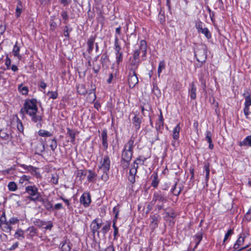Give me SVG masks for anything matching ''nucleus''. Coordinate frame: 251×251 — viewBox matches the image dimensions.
Here are the masks:
<instances>
[{"instance_id":"f257e3e1","label":"nucleus","mask_w":251,"mask_h":251,"mask_svg":"<svg viewBox=\"0 0 251 251\" xmlns=\"http://www.w3.org/2000/svg\"><path fill=\"white\" fill-rule=\"evenodd\" d=\"M37 111L36 100L32 99L25 101L24 106L21 109L20 112L23 114L26 113L29 115L33 122L40 123L42 120V118L40 116L36 115Z\"/></svg>"},{"instance_id":"f03ea898","label":"nucleus","mask_w":251,"mask_h":251,"mask_svg":"<svg viewBox=\"0 0 251 251\" xmlns=\"http://www.w3.org/2000/svg\"><path fill=\"white\" fill-rule=\"evenodd\" d=\"M25 192L28 194V199L33 201H43L42 196L38 191V188L35 186H28L25 187Z\"/></svg>"},{"instance_id":"7ed1b4c3","label":"nucleus","mask_w":251,"mask_h":251,"mask_svg":"<svg viewBox=\"0 0 251 251\" xmlns=\"http://www.w3.org/2000/svg\"><path fill=\"white\" fill-rule=\"evenodd\" d=\"M110 158L108 156H104L100 162L101 165L99 167V169L103 172L101 179L104 181H106L108 179V171L110 169Z\"/></svg>"},{"instance_id":"20e7f679","label":"nucleus","mask_w":251,"mask_h":251,"mask_svg":"<svg viewBox=\"0 0 251 251\" xmlns=\"http://www.w3.org/2000/svg\"><path fill=\"white\" fill-rule=\"evenodd\" d=\"M141 52L143 53V57H145L147 53V43L144 40L140 41V50H137L134 51L133 58L139 59V56Z\"/></svg>"},{"instance_id":"39448f33","label":"nucleus","mask_w":251,"mask_h":251,"mask_svg":"<svg viewBox=\"0 0 251 251\" xmlns=\"http://www.w3.org/2000/svg\"><path fill=\"white\" fill-rule=\"evenodd\" d=\"M141 52L143 53V57H145L147 53V43L144 40L140 41V50H137L134 51L133 58L139 59V56Z\"/></svg>"},{"instance_id":"423d86ee","label":"nucleus","mask_w":251,"mask_h":251,"mask_svg":"<svg viewBox=\"0 0 251 251\" xmlns=\"http://www.w3.org/2000/svg\"><path fill=\"white\" fill-rule=\"evenodd\" d=\"M195 56L198 62H204L206 58V51L203 48L198 49L195 53Z\"/></svg>"},{"instance_id":"0eeeda50","label":"nucleus","mask_w":251,"mask_h":251,"mask_svg":"<svg viewBox=\"0 0 251 251\" xmlns=\"http://www.w3.org/2000/svg\"><path fill=\"white\" fill-rule=\"evenodd\" d=\"M157 201L161 202H166L167 201V197L164 194L161 192L155 193L153 196L152 202L155 203Z\"/></svg>"},{"instance_id":"6e6552de","label":"nucleus","mask_w":251,"mask_h":251,"mask_svg":"<svg viewBox=\"0 0 251 251\" xmlns=\"http://www.w3.org/2000/svg\"><path fill=\"white\" fill-rule=\"evenodd\" d=\"M138 82V79L135 72H130L128 76V84L130 88H133Z\"/></svg>"},{"instance_id":"1a4fd4ad","label":"nucleus","mask_w":251,"mask_h":251,"mask_svg":"<svg viewBox=\"0 0 251 251\" xmlns=\"http://www.w3.org/2000/svg\"><path fill=\"white\" fill-rule=\"evenodd\" d=\"M137 165L135 166L132 165L131 168L130 169L128 179L132 183H134L135 181V176L137 173Z\"/></svg>"},{"instance_id":"9d476101","label":"nucleus","mask_w":251,"mask_h":251,"mask_svg":"<svg viewBox=\"0 0 251 251\" xmlns=\"http://www.w3.org/2000/svg\"><path fill=\"white\" fill-rule=\"evenodd\" d=\"M80 203L85 207H88L91 203L90 195L89 193H83L80 198Z\"/></svg>"},{"instance_id":"9b49d317","label":"nucleus","mask_w":251,"mask_h":251,"mask_svg":"<svg viewBox=\"0 0 251 251\" xmlns=\"http://www.w3.org/2000/svg\"><path fill=\"white\" fill-rule=\"evenodd\" d=\"M101 226V223L99 222V220L95 219L92 222L90 228L92 232L94 234L97 233L98 234H99V229L100 228Z\"/></svg>"},{"instance_id":"f8f14e48","label":"nucleus","mask_w":251,"mask_h":251,"mask_svg":"<svg viewBox=\"0 0 251 251\" xmlns=\"http://www.w3.org/2000/svg\"><path fill=\"white\" fill-rule=\"evenodd\" d=\"M135 140V137L132 136L128 140L127 142L125 145L124 147V150L128 151L133 153V149L135 146L134 142Z\"/></svg>"},{"instance_id":"ddd939ff","label":"nucleus","mask_w":251,"mask_h":251,"mask_svg":"<svg viewBox=\"0 0 251 251\" xmlns=\"http://www.w3.org/2000/svg\"><path fill=\"white\" fill-rule=\"evenodd\" d=\"M248 234H246L245 233H242L240 234V237L238 238L236 242L234 245V249H237L239 248V247L242 245L244 243L245 239L246 238Z\"/></svg>"},{"instance_id":"4468645a","label":"nucleus","mask_w":251,"mask_h":251,"mask_svg":"<svg viewBox=\"0 0 251 251\" xmlns=\"http://www.w3.org/2000/svg\"><path fill=\"white\" fill-rule=\"evenodd\" d=\"M76 133V131L67 128L66 135L70 138V142L73 144H75Z\"/></svg>"},{"instance_id":"2eb2a0df","label":"nucleus","mask_w":251,"mask_h":251,"mask_svg":"<svg viewBox=\"0 0 251 251\" xmlns=\"http://www.w3.org/2000/svg\"><path fill=\"white\" fill-rule=\"evenodd\" d=\"M133 153L123 149L122 153V159L125 161H130L132 158Z\"/></svg>"},{"instance_id":"dca6fc26","label":"nucleus","mask_w":251,"mask_h":251,"mask_svg":"<svg viewBox=\"0 0 251 251\" xmlns=\"http://www.w3.org/2000/svg\"><path fill=\"white\" fill-rule=\"evenodd\" d=\"M101 138L102 140V146H103L104 150H106L108 148V143L107 131L106 130H103L102 131Z\"/></svg>"},{"instance_id":"f3484780","label":"nucleus","mask_w":251,"mask_h":251,"mask_svg":"<svg viewBox=\"0 0 251 251\" xmlns=\"http://www.w3.org/2000/svg\"><path fill=\"white\" fill-rule=\"evenodd\" d=\"M180 130V124L178 123L173 130V138L174 140H178Z\"/></svg>"},{"instance_id":"a211bd4d","label":"nucleus","mask_w":251,"mask_h":251,"mask_svg":"<svg viewBox=\"0 0 251 251\" xmlns=\"http://www.w3.org/2000/svg\"><path fill=\"white\" fill-rule=\"evenodd\" d=\"M139 63V59L133 58L130 62L129 66V70L131 71V72H135V70L137 69Z\"/></svg>"},{"instance_id":"6ab92c4d","label":"nucleus","mask_w":251,"mask_h":251,"mask_svg":"<svg viewBox=\"0 0 251 251\" xmlns=\"http://www.w3.org/2000/svg\"><path fill=\"white\" fill-rule=\"evenodd\" d=\"M0 228L3 231L8 233H10L11 230H12V227L8 223V222L0 224Z\"/></svg>"},{"instance_id":"aec40b11","label":"nucleus","mask_w":251,"mask_h":251,"mask_svg":"<svg viewBox=\"0 0 251 251\" xmlns=\"http://www.w3.org/2000/svg\"><path fill=\"white\" fill-rule=\"evenodd\" d=\"M240 146H250L251 147V135L248 136L243 141L240 142Z\"/></svg>"},{"instance_id":"412c9836","label":"nucleus","mask_w":251,"mask_h":251,"mask_svg":"<svg viewBox=\"0 0 251 251\" xmlns=\"http://www.w3.org/2000/svg\"><path fill=\"white\" fill-rule=\"evenodd\" d=\"M60 246L62 251H70L71 250L70 243L66 240L60 243Z\"/></svg>"},{"instance_id":"4be33fe9","label":"nucleus","mask_w":251,"mask_h":251,"mask_svg":"<svg viewBox=\"0 0 251 251\" xmlns=\"http://www.w3.org/2000/svg\"><path fill=\"white\" fill-rule=\"evenodd\" d=\"M142 118L135 116L133 119V123L136 129H139L140 127Z\"/></svg>"},{"instance_id":"5701e85b","label":"nucleus","mask_w":251,"mask_h":251,"mask_svg":"<svg viewBox=\"0 0 251 251\" xmlns=\"http://www.w3.org/2000/svg\"><path fill=\"white\" fill-rule=\"evenodd\" d=\"M20 50V48L19 46H17V43H16L13 47L12 53L15 56L17 57L19 59H21V56L19 53Z\"/></svg>"},{"instance_id":"b1692460","label":"nucleus","mask_w":251,"mask_h":251,"mask_svg":"<svg viewBox=\"0 0 251 251\" xmlns=\"http://www.w3.org/2000/svg\"><path fill=\"white\" fill-rule=\"evenodd\" d=\"M196 87L194 83L191 85V88L189 90V94L191 99L194 100L196 98Z\"/></svg>"},{"instance_id":"393cba45","label":"nucleus","mask_w":251,"mask_h":251,"mask_svg":"<svg viewBox=\"0 0 251 251\" xmlns=\"http://www.w3.org/2000/svg\"><path fill=\"white\" fill-rule=\"evenodd\" d=\"M114 46H115V50L116 53H119V52H121V47L120 43L119 42L118 38L117 36L115 37V41H114Z\"/></svg>"},{"instance_id":"a878e982","label":"nucleus","mask_w":251,"mask_h":251,"mask_svg":"<svg viewBox=\"0 0 251 251\" xmlns=\"http://www.w3.org/2000/svg\"><path fill=\"white\" fill-rule=\"evenodd\" d=\"M158 219L156 216L153 215L151 217L150 226L152 229H154L157 226Z\"/></svg>"},{"instance_id":"bb28decb","label":"nucleus","mask_w":251,"mask_h":251,"mask_svg":"<svg viewBox=\"0 0 251 251\" xmlns=\"http://www.w3.org/2000/svg\"><path fill=\"white\" fill-rule=\"evenodd\" d=\"M14 236L19 240H23L25 237L24 236V231L21 229H18L15 233Z\"/></svg>"},{"instance_id":"cd10ccee","label":"nucleus","mask_w":251,"mask_h":251,"mask_svg":"<svg viewBox=\"0 0 251 251\" xmlns=\"http://www.w3.org/2000/svg\"><path fill=\"white\" fill-rule=\"evenodd\" d=\"M59 176L57 173L51 174L50 182L54 184H57L58 182Z\"/></svg>"},{"instance_id":"c85d7f7f","label":"nucleus","mask_w":251,"mask_h":251,"mask_svg":"<svg viewBox=\"0 0 251 251\" xmlns=\"http://www.w3.org/2000/svg\"><path fill=\"white\" fill-rule=\"evenodd\" d=\"M77 90L78 93L80 95H84L87 93L85 85L83 84L78 85L77 86Z\"/></svg>"},{"instance_id":"c756f323","label":"nucleus","mask_w":251,"mask_h":251,"mask_svg":"<svg viewBox=\"0 0 251 251\" xmlns=\"http://www.w3.org/2000/svg\"><path fill=\"white\" fill-rule=\"evenodd\" d=\"M18 90L23 95H27L28 92V88L26 86H23L22 84L19 85Z\"/></svg>"},{"instance_id":"7c9ffc66","label":"nucleus","mask_w":251,"mask_h":251,"mask_svg":"<svg viewBox=\"0 0 251 251\" xmlns=\"http://www.w3.org/2000/svg\"><path fill=\"white\" fill-rule=\"evenodd\" d=\"M26 231L29 232L28 236L30 237L34 236L37 233L36 228L33 226L29 227L26 229Z\"/></svg>"},{"instance_id":"2f4dec72","label":"nucleus","mask_w":251,"mask_h":251,"mask_svg":"<svg viewBox=\"0 0 251 251\" xmlns=\"http://www.w3.org/2000/svg\"><path fill=\"white\" fill-rule=\"evenodd\" d=\"M38 134L42 137H50L52 136V133L50 132L45 130H40L38 131Z\"/></svg>"},{"instance_id":"473e14b6","label":"nucleus","mask_w":251,"mask_h":251,"mask_svg":"<svg viewBox=\"0 0 251 251\" xmlns=\"http://www.w3.org/2000/svg\"><path fill=\"white\" fill-rule=\"evenodd\" d=\"M94 39L90 38L89 39L87 42V44L88 46V52L89 53H91L92 50L94 49Z\"/></svg>"},{"instance_id":"72a5a7b5","label":"nucleus","mask_w":251,"mask_h":251,"mask_svg":"<svg viewBox=\"0 0 251 251\" xmlns=\"http://www.w3.org/2000/svg\"><path fill=\"white\" fill-rule=\"evenodd\" d=\"M199 32H201L205 36V37L208 39L210 38L211 37V35L210 31L206 27H204L203 29H202V30L199 31Z\"/></svg>"},{"instance_id":"f704fd0d","label":"nucleus","mask_w":251,"mask_h":251,"mask_svg":"<svg viewBox=\"0 0 251 251\" xmlns=\"http://www.w3.org/2000/svg\"><path fill=\"white\" fill-rule=\"evenodd\" d=\"M89 175L87 176V179L88 181L91 182H94L95 177L96 176V175L95 173L93 172L91 170L88 171Z\"/></svg>"},{"instance_id":"c9c22d12","label":"nucleus","mask_w":251,"mask_h":251,"mask_svg":"<svg viewBox=\"0 0 251 251\" xmlns=\"http://www.w3.org/2000/svg\"><path fill=\"white\" fill-rule=\"evenodd\" d=\"M8 188L10 191H15L17 189V186L14 182L11 181L8 183Z\"/></svg>"},{"instance_id":"e433bc0d","label":"nucleus","mask_w":251,"mask_h":251,"mask_svg":"<svg viewBox=\"0 0 251 251\" xmlns=\"http://www.w3.org/2000/svg\"><path fill=\"white\" fill-rule=\"evenodd\" d=\"M209 165L208 163L205 164L204 165V168L205 171V179L206 181H208L209 177V173H210V170H209Z\"/></svg>"},{"instance_id":"4c0bfd02","label":"nucleus","mask_w":251,"mask_h":251,"mask_svg":"<svg viewBox=\"0 0 251 251\" xmlns=\"http://www.w3.org/2000/svg\"><path fill=\"white\" fill-rule=\"evenodd\" d=\"M86 175V172L83 170H78L77 173V177H79L80 179H83L84 178L85 176Z\"/></svg>"},{"instance_id":"58836bf2","label":"nucleus","mask_w":251,"mask_h":251,"mask_svg":"<svg viewBox=\"0 0 251 251\" xmlns=\"http://www.w3.org/2000/svg\"><path fill=\"white\" fill-rule=\"evenodd\" d=\"M0 138H1L2 139L7 140H8L9 138V134L6 133L4 131L0 130Z\"/></svg>"},{"instance_id":"ea45409f","label":"nucleus","mask_w":251,"mask_h":251,"mask_svg":"<svg viewBox=\"0 0 251 251\" xmlns=\"http://www.w3.org/2000/svg\"><path fill=\"white\" fill-rule=\"evenodd\" d=\"M50 148L52 151H54L57 148V142L55 139L50 140Z\"/></svg>"},{"instance_id":"a19ab883","label":"nucleus","mask_w":251,"mask_h":251,"mask_svg":"<svg viewBox=\"0 0 251 251\" xmlns=\"http://www.w3.org/2000/svg\"><path fill=\"white\" fill-rule=\"evenodd\" d=\"M165 63L163 61H161L159 63L158 68V71H157L158 75L159 76H160V73H161L162 70L165 69Z\"/></svg>"},{"instance_id":"79ce46f5","label":"nucleus","mask_w":251,"mask_h":251,"mask_svg":"<svg viewBox=\"0 0 251 251\" xmlns=\"http://www.w3.org/2000/svg\"><path fill=\"white\" fill-rule=\"evenodd\" d=\"M158 183L159 181L157 179V175H154L151 185L152 187L156 188L158 186Z\"/></svg>"},{"instance_id":"37998d69","label":"nucleus","mask_w":251,"mask_h":251,"mask_svg":"<svg viewBox=\"0 0 251 251\" xmlns=\"http://www.w3.org/2000/svg\"><path fill=\"white\" fill-rule=\"evenodd\" d=\"M110 227V224L108 223L105 225L101 229V231L103 234H105L109 230Z\"/></svg>"},{"instance_id":"c03bdc74","label":"nucleus","mask_w":251,"mask_h":251,"mask_svg":"<svg viewBox=\"0 0 251 251\" xmlns=\"http://www.w3.org/2000/svg\"><path fill=\"white\" fill-rule=\"evenodd\" d=\"M251 105V99L250 95L245 96V107H249Z\"/></svg>"},{"instance_id":"a18cd8bd","label":"nucleus","mask_w":251,"mask_h":251,"mask_svg":"<svg viewBox=\"0 0 251 251\" xmlns=\"http://www.w3.org/2000/svg\"><path fill=\"white\" fill-rule=\"evenodd\" d=\"M146 158L141 159L140 158H138L136 160L134 161L132 165H135L138 167L139 164L142 165L143 164Z\"/></svg>"},{"instance_id":"49530a36","label":"nucleus","mask_w":251,"mask_h":251,"mask_svg":"<svg viewBox=\"0 0 251 251\" xmlns=\"http://www.w3.org/2000/svg\"><path fill=\"white\" fill-rule=\"evenodd\" d=\"M19 219H18L17 218L13 217H11L8 222L11 226V225H15L19 223Z\"/></svg>"},{"instance_id":"de8ad7c7","label":"nucleus","mask_w":251,"mask_h":251,"mask_svg":"<svg viewBox=\"0 0 251 251\" xmlns=\"http://www.w3.org/2000/svg\"><path fill=\"white\" fill-rule=\"evenodd\" d=\"M116 62L118 64H119L123 60V55L122 52H119V53H116Z\"/></svg>"},{"instance_id":"09e8293b","label":"nucleus","mask_w":251,"mask_h":251,"mask_svg":"<svg viewBox=\"0 0 251 251\" xmlns=\"http://www.w3.org/2000/svg\"><path fill=\"white\" fill-rule=\"evenodd\" d=\"M47 95L50 99H55L57 98L58 94L56 92H49L47 94Z\"/></svg>"},{"instance_id":"8fccbe9b","label":"nucleus","mask_w":251,"mask_h":251,"mask_svg":"<svg viewBox=\"0 0 251 251\" xmlns=\"http://www.w3.org/2000/svg\"><path fill=\"white\" fill-rule=\"evenodd\" d=\"M130 161H126L121 159V166L124 169H127Z\"/></svg>"},{"instance_id":"3c124183","label":"nucleus","mask_w":251,"mask_h":251,"mask_svg":"<svg viewBox=\"0 0 251 251\" xmlns=\"http://www.w3.org/2000/svg\"><path fill=\"white\" fill-rule=\"evenodd\" d=\"M233 233V229H229L227 232L226 233L224 241H223V244L226 241V240L228 239V238L232 235Z\"/></svg>"},{"instance_id":"603ef678","label":"nucleus","mask_w":251,"mask_h":251,"mask_svg":"<svg viewBox=\"0 0 251 251\" xmlns=\"http://www.w3.org/2000/svg\"><path fill=\"white\" fill-rule=\"evenodd\" d=\"M212 134L210 131H207L206 132L205 140L207 142H210L212 141Z\"/></svg>"},{"instance_id":"864d4df0","label":"nucleus","mask_w":251,"mask_h":251,"mask_svg":"<svg viewBox=\"0 0 251 251\" xmlns=\"http://www.w3.org/2000/svg\"><path fill=\"white\" fill-rule=\"evenodd\" d=\"M113 213L115 214L114 219L117 220V219L118 217V215H119V206L118 205L115 206L113 208Z\"/></svg>"},{"instance_id":"5fc2aeb1","label":"nucleus","mask_w":251,"mask_h":251,"mask_svg":"<svg viewBox=\"0 0 251 251\" xmlns=\"http://www.w3.org/2000/svg\"><path fill=\"white\" fill-rule=\"evenodd\" d=\"M29 179V176H25V175H23L22 177H20V178L19 179V183L23 184L25 181H28Z\"/></svg>"},{"instance_id":"6e6d98bb","label":"nucleus","mask_w":251,"mask_h":251,"mask_svg":"<svg viewBox=\"0 0 251 251\" xmlns=\"http://www.w3.org/2000/svg\"><path fill=\"white\" fill-rule=\"evenodd\" d=\"M196 27L198 30V32L201 30H202L204 27H203V24L201 22H198L196 24Z\"/></svg>"},{"instance_id":"4d7b16f0","label":"nucleus","mask_w":251,"mask_h":251,"mask_svg":"<svg viewBox=\"0 0 251 251\" xmlns=\"http://www.w3.org/2000/svg\"><path fill=\"white\" fill-rule=\"evenodd\" d=\"M17 128L20 132H23V131H24L23 126L22 122L20 120H18L17 121Z\"/></svg>"},{"instance_id":"13d9d810","label":"nucleus","mask_w":251,"mask_h":251,"mask_svg":"<svg viewBox=\"0 0 251 251\" xmlns=\"http://www.w3.org/2000/svg\"><path fill=\"white\" fill-rule=\"evenodd\" d=\"M245 219L248 221H250L251 220V207L249 210L248 212L245 215Z\"/></svg>"},{"instance_id":"bf43d9fd","label":"nucleus","mask_w":251,"mask_h":251,"mask_svg":"<svg viewBox=\"0 0 251 251\" xmlns=\"http://www.w3.org/2000/svg\"><path fill=\"white\" fill-rule=\"evenodd\" d=\"M23 168L29 171H33L34 170V168L32 166H26L25 165H22L21 166Z\"/></svg>"},{"instance_id":"052dcab7","label":"nucleus","mask_w":251,"mask_h":251,"mask_svg":"<svg viewBox=\"0 0 251 251\" xmlns=\"http://www.w3.org/2000/svg\"><path fill=\"white\" fill-rule=\"evenodd\" d=\"M61 17H62L63 19L64 20V23H66V21L68 19V15L67 14V12L66 11H63L61 14Z\"/></svg>"},{"instance_id":"680f3d73","label":"nucleus","mask_w":251,"mask_h":251,"mask_svg":"<svg viewBox=\"0 0 251 251\" xmlns=\"http://www.w3.org/2000/svg\"><path fill=\"white\" fill-rule=\"evenodd\" d=\"M71 30V29L69 30V27L68 26H66L65 27L64 31V35L66 37H69V32Z\"/></svg>"},{"instance_id":"e2e57ef3","label":"nucleus","mask_w":251,"mask_h":251,"mask_svg":"<svg viewBox=\"0 0 251 251\" xmlns=\"http://www.w3.org/2000/svg\"><path fill=\"white\" fill-rule=\"evenodd\" d=\"M44 205L46 209L48 210L52 208V205H51L50 201H47V202H45Z\"/></svg>"},{"instance_id":"0e129e2a","label":"nucleus","mask_w":251,"mask_h":251,"mask_svg":"<svg viewBox=\"0 0 251 251\" xmlns=\"http://www.w3.org/2000/svg\"><path fill=\"white\" fill-rule=\"evenodd\" d=\"M60 2L64 6H67L71 3V0H59Z\"/></svg>"},{"instance_id":"69168bd1","label":"nucleus","mask_w":251,"mask_h":251,"mask_svg":"<svg viewBox=\"0 0 251 251\" xmlns=\"http://www.w3.org/2000/svg\"><path fill=\"white\" fill-rule=\"evenodd\" d=\"M11 65V60L7 56L5 59V65L7 66V69H9Z\"/></svg>"},{"instance_id":"338daca9","label":"nucleus","mask_w":251,"mask_h":251,"mask_svg":"<svg viewBox=\"0 0 251 251\" xmlns=\"http://www.w3.org/2000/svg\"><path fill=\"white\" fill-rule=\"evenodd\" d=\"M103 251H115L114 247L112 244H111Z\"/></svg>"},{"instance_id":"774afa93","label":"nucleus","mask_w":251,"mask_h":251,"mask_svg":"<svg viewBox=\"0 0 251 251\" xmlns=\"http://www.w3.org/2000/svg\"><path fill=\"white\" fill-rule=\"evenodd\" d=\"M16 11V15L17 17H18L20 16V15L22 12V9L19 6H17Z\"/></svg>"}]
</instances>
